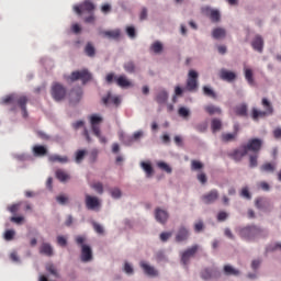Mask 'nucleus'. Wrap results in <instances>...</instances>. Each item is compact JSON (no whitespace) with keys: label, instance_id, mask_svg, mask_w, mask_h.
Instances as JSON below:
<instances>
[{"label":"nucleus","instance_id":"obj_49","mask_svg":"<svg viewBox=\"0 0 281 281\" xmlns=\"http://www.w3.org/2000/svg\"><path fill=\"white\" fill-rule=\"evenodd\" d=\"M261 170L262 172H273V170H276V166H273L271 162H267L261 166Z\"/></svg>","mask_w":281,"mask_h":281},{"label":"nucleus","instance_id":"obj_15","mask_svg":"<svg viewBox=\"0 0 281 281\" xmlns=\"http://www.w3.org/2000/svg\"><path fill=\"white\" fill-rule=\"evenodd\" d=\"M202 201L203 203H205L206 205H210L212 203H215V201H218V190L213 189L211 190L209 193H205L202 196Z\"/></svg>","mask_w":281,"mask_h":281},{"label":"nucleus","instance_id":"obj_62","mask_svg":"<svg viewBox=\"0 0 281 281\" xmlns=\"http://www.w3.org/2000/svg\"><path fill=\"white\" fill-rule=\"evenodd\" d=\"M91 130L93 135H95V137H100L101 135L100 125H91Z\"/></svg>","mask_w":281,"mask_h":281},{"label":"nucleus","instance_id":"obj_29","mask_svg":"<svg viewBox=\"0 0 281 281\" xmlns=\"http://www.w3.org/2000/svg\"><path fill=\"white\" fill-rule=\"evenodd\" d=\"M156 102L158 104H166L168 102V91L161 90L156 95Z\"/></svg>","mask_w":281,"mask_h":281},{"label":"nucleus","instance_id":"obj_28","mask_svg":"<svg viewBox=\"0 0 281 281\" xmlns=\"http://www.w3.org/2000/svg\"><path fill=\"white\" fill-rule=\"evenodd\" d=\"M222 142H224V144H229V142H236V139H238V136L236 135V133H223L221 136Z\"/></svg>","mask_w":281,"mask_h":281},{"label":"nucleus","instance_id":"obj_13","mask_svg":"<svg viewBox=\"0 0 281 281\" xmlns=\"http://www.w3.org/2000/svg\"><path fill=\"white\" fill-rule=\"evenodd\" d=\"M220 273L216 268H206L200 272L202 280H212V278H218Z\"/></svg>","mask_w":281,"mask_h":281},{"label":"nucleus","instance_id":"obj_24","mask_svg":"<svg viewBox=\"0 0 281 281\" xmlns=\"http://www.w3.org/2000/svg\"><path fill=\"white\" fill-rule=\"evenodd\" d=\"M40 254L52 257L54 256V248H52V245L49 243H43L40 247Z\"/></svg>","mask_w":281,"mask_h":281},{"label":"nucleus","instance_id":"obj_41","mask_svg":"<svg viewBox=\"0 0 281 281\" xmlns=\"http://www.w3.org/2000/svg\"><path fill=\"white\" fill-rule=\"evenodd\" d=\"M158 168H160V170H164L165 172H167V175L172 173V168L169 167L168 164L164 162V161H159L157 164Z\"/></svg>","mask_w":281,"mask_h":281},{"label":"nucleus","instance_id":"obj_58","mask_svg":"<svg viewBox=\"0 0 281 281\" xmlns=\"http://www.w3.org/2000/svg\"><path fill=\"white\" fill-rule=\"evenodd\" d=\"M205 225L203 224V221H199L194 224V232H196L198 234L204 229Z\"/></svg>","mask_w":281,"mask_h":281},{"label":"nucleus","instance_id":"obj_46","mask_svg":"<svg viewBox=\"0 0 281 281\" xmlns=\"http://www.w3.org/2000/svg\"><path fill=\"white\" fill-rule=\"evenodd\" d=\"M110 194H111L112 199H121L122 190H120V188L110 189Z\"/></svg>","mask_w":281,"mask_h":281},{"label":"nucleus","instance_id":"obj_57","mask_svg":"<svg viewBox=\"0 0 281 281\" xmlns=\"http://www.w3.org/2000/svg\"><path fill=\"white\" fill-rule=\"evenodd\" d=\"M14 234L15 233L12 229L5 231V233H4V240H13Z\"/></svg>","mask_w":281,"mask_h":281},{"label":"nucleus","instance_id":"obj_37","mask_svg":"<svg viewBox=\"0 0 281 281\" xmlns=\"http://www.w3.org/2000/svg\"><path fill=\"white\" fill-rule=\"evenodd\" d=\"M209 16H210L212 23H218L221 21V12L216 9H213Z\"/></svg>","mask_w":281,"mask_h":281},{"label":"nucleus","instance_id":"obj_31","mask_svg":"<svg viewBox=\"0 0 281 281\" xmlns=\"http://www.w3.org/2000/svg\"><path fill=\"white\" fill-rule=\"evenodd\" d=\"M236 115H239L240 117H246L247 115V104H239L235 108Z\"/></svg>","mask_w":281,"mask_h":281},{"label":"nucleus","instance_id":"obj_4","mask_svg":"<svg viewBox=\"0 0 281 281\" xmlns=\"http://www.w3.org/2000/svg\"><path fill=\"white\" fill-rule=\"evenodd\" d=\"M85 240L86 239L83 236L76 237L77 245L81 246V261L91 262V260H93V251L91 250V247L89 245L85 244Z\"/></svg>","mask_w":281,"mask_h":281},{"label":"nucleus","instance_id":"obj_40","mask_svg":"<svg viewBox=\"0 0 281 281\" xmlns=\"http://www.w3.org/2000/svg\"><path fill=\"white\" fill-rule=\"evenodd\" d=\"M123 68H124V70H125L127 74H135V63H134V61H126V63L123 65Z\"/></svg>","mask_w":281,"mask_h":281},{"label":"nucleus","instance_id":"obj_53","mask_svg":"<svg viewBox=\"0 0 281 281\" xmlns=\"http://www.w3.org/2000/svg\"><path fill=\"white\" fill-rule=\"evenodd\" d=\"M229 216V214H227V212L225 211H221L218 214H217V221L220 223H223V221H227V217Z\"/></svg>","mask_w":281,"mask_h":281},{"label":"nucleus","instance_id":"obj_14","mask_svg":"<svg viewBox=\"0 0 281 281\" xmlns=\"http://www.w3.org/2000/svg\"><path fill=\"white\" fill-rule=\"evenodd\" d=\"M100 34L103 36V38H110L112 41H120V38H122V31L120 29L101 31Z\"/></svg>","mask_w":281,"mask_h":281},{"label":"nucleus","instance_id":"obj_25","mask_svg":"<svg viewBox=\"0 0 281 281\" xmlns=\"http://www.w3.org/2000/svg\"><path fill=\"white\" fill-rule=\"evenodd\" d=\"M115 82L122 89L133 87V83L126 78V76H120L119 78H115Z\"/></svg>","mask_w":281,"mask_h":281},{"label":"nucleus","instance_id":"obj_47","mask_svg":"<svg viewBox=\"0 0 281 281\" xmlns=\"http://www.w3.org/2000/svg\"><path fill=\"white\" fill-rule=\"evenodd\" d=\"M151 49L155 54H160V52L164 50V45L161 44V42H155L151 45Z\"/></svg>","mask_w":281,"mask_h":281},{"label":"nucleus","instance_id":"obj_33","mask_svg":"<svg viewBox=\"0 0 281 281\" xmlns=\"http://www.w3.org/2000/svg\"><path fill=\"white\" fill-rule=\"evenodd\" d=\"M140 166L144 170V172H146V177H150L151 175H154L155 170L153 169V165H150V162H140Z\"/></svg>","mask_w":281,"mask_h":281},{"label":"nucleus","instance_id":"obj_27","mask_svg":"<svg viewBox=\"0 0 281 281\" xmlns=\"http://www.w3.org/2000/svg\"><path fill=\"white\" fill-rule=\"evenodd\" d=\"M33 154L35 157H45L47 155V148L43 145H35L33 147Z\"/></svg>","mask_w":281,"mask_h":281},{"label":"nucleus","instance_id":"obj_51","mask_svg":"<svg viewBox=\"0 0 281 281\" xmlns=\"http://www.w3.org/2000/svg\"><path fill=\"white\" fill-rule=\"evenodd\" d=\"M87 155V150H78L76 154V162L80 164V161H82V159H85V156Z\"/></svg>","mask_w":281,"mask_h":281},{"label":"nucleus","instance_id":"obj_44","mask_svg":"<svg viewBox=\"0 0 281 281\" xmlns=\"http://www.w3.org/2000/svg\"><path fill=\"white\" fill-rule=\"evenodd\" d=\"M90 124L91 125H99L102 124V116L98 115V114H92L90 116Z\"/></svg>","mask_w":281,"mask_h":281},{"label":"nucleus","instance_id":"obj_2","mask_svg":"<svg viewBox=\"0 0 281 281\" xmlns=\"http://www.w3.org/2000/svg\"><path fill=\"white\" fill-rule=\"evenodd\" d=\"M261 105L263 106L265 111L258 110L257 108H252L251 110V117L254 122H258V120L267 117L268 115H273V105L267 98L261 100Z\"/></svg>","mask_w":281,"mask_h":281},{"label":"nucleus","instance_id":"obj_35","mask_svg":"<svg viewBox=\"0 0 281 281\" xmlns=\"http://www.w3.org/2000/svg\"><path fill=\"white\" fill-rule=\"evenodd\" d=\"M211 128L213 133H216L217 131H221V128H223V123L218 119H213L211 122Z\"/></svg>","mask_w":281,"mask_h":281},{"label":"nucleus","instance_id":"obj_59","mask_svg":"<svg viewBox=\"0 0 281 281\" xmlns=\"http://www.w3.org/2000/svg\"><path fill=\"white\" fill-rule=\"evenodd\" d=\"M93 229L97 234H104V228L98 223H93Z\"/></svg>","mask_w":281,"mask_h":281},{"label":"nucleus","instance_id":"obj_5","mask_svg":"<svg viewBox=\"0 0 281 281\" xmlns=\"http://www.w3.org/2000/svg\"><path fill=\"white\" fill-rule=\"evenodd\" d=\"M95 11V4L91 0H85L80 4L74 7V12L78 14V16H82V14H93Z\"/></svg>","mask_w":281,"mask_h":281},{"label":"nucleus","instance_id":"obj_12","mask_svg":"<svg viewBox=\"0 0 281 281\" xmlns=\"http://www.w3.org/2000/svg\"><path fill=\"white\" fill-rule=\"evenodd\" d=\"M139 267L143 269L145 276H149V278H157V276H159V271H157L155 267L148 265L146 261H140Z\"/></svg>","mask_w":281,"mask_h":281},{"label":"nucleus","instance_id":"obj_18","mask_svg":"<svg viewBox=\"0 0 281 281\" xmlns=\"http://www.w3.org/2000/svg\"><path fill=\"white\" fill-rule=\"evenodd\" d=\"M247 155V149H245V146L243 145L240 149L233 150L232 154H229V157L234 159V161H240L243 157Z\"/></svg>","mask_w":281,"mask_h":281},{"label":"nucleus","instance_id":"obj_55","mask_svg":"<svg viewBox=\"0 0 281 281\" xmlns=\"http://www.w3.org/2000/svg\"><path fill=\"white\" fill-rule=\"evenodd\" d=\"M126 34H127V36H130V38H135V36H136L135 26H127Z\"/></svg>","mask_w":281,"mask_h":281},{"label":"nucleus","instance_id":"obj_20","mask_svg":"<svg viewBox=\"0 0 281 281\" xmlns=\"http://www.w3.org/2000/svg\"><path fill=\"white\" fill-rule=\"evenodd\" d=\"M82 100V89L77 88L70 91V102L76 104Z\"/></svg>","mask_w":281,"mask_h":281},{"label":"nucleus","instance_id":"obj_30","mask_svg":"<svg viewBox=\"0 0 281 281\" xmlns=\"http://www.w3.org/2000/svg\"><path fill=\"white\" fill-rule=\"evenodd\" d=\"M56 178L61 182L69 181L70 179L69 173L63 169H58L56 171Z\"/></svg>","mask_w":281,"mask_h":281},{"label":"nucleus","instance_id":"obj_17","mask_svg":"<svg viewBox=\"0 0 281 281\" xmlns=\"http://www.w3.org/2000/svg\"><path fill=\"white\" fill-rule=\"evenodd\" d=\"M251 47L255 49V52H259V54H262V49H265V40L260 35H256L255 38L251 42Z\"/></svg>","mask_w":281,"mask_h":281},{"label":"nucleus","instance_id":"obj_50","mask_svg":"<svg viewBox=\"0 0 281 281\" xmlns=\"http://www.w3.org/2000/svg\"><path fill=\"white\" fill-rule=\"evenodd\" d=\"M249 164L250 168H256V166H258V154L250 155Z\"/></svg>","mask_w":281,"mask_h":281},{"label":"nucleus","instance_id":"obj_61","mask_svg":"<svg viewBox=\"0 0 281 281\" xmlns=\"http://www.w3.org/2000/svg\"><path fill=\"white\" fill-rule=\"evenodd\" d=\"M101 12H103V14H109V12H111V4H109V3L102 4Z\"/></svg>","mask_w":281,"mask_h":281},{"label":"nucleus","instance_id":"obj_9","mask_svg":"<svg viewBox=\"0 0 281 281\" xmlns=\"http://www.w3.org/2000/svg\"><path fill=\"white\" fill-rule=\"evenodd\" d=\"M244 148L246 149V153H254L255 155H258L262 149V139L250 138L247 144L244 145Z\"/></svg>","mask_w":281,"mask_h":281},{"label":"nucleus","instance_id":"obj_6","mask_svg":"<svg viewBox=\"0 0 281 281\" xmlns=\"http://www.w3.org/2000/svg\"><path fill=\"white\" fill-rule=\"evenodd\" d=\"M50 94L55 102H60L61 100H65L67 89L59 82H54L50 89Z\"/></svg>","mask_w":281,"mask_h":281},{"label":"nucleus","instance_id":"obj_60","mask_svg":"<svg viewBox=\"0 0 281 281\" xmlns=\"http://www.w3.org/2000/svg\"><path fill=\"white\" fill-rule=\"evenodd\" d=\"M46 270L48 273H52V276H58V272L56 271V267L54 265L46 266Z\"/></svg>","mask_w":281,"mask_h":281},{"label":"nucleus","instance_id":"obj_39","mask_svg":"<svg viewBox=\"0 0 281 281\" xmlns=\"http://www.w3.org/2000/svg\"><path fill=\"white\" fill-rule=\"evenodd\" d=\"M204 111H206L209 115H214V113H217L218 115H221V108H216L214 105H206L204 108Z\"/></svg>","mask_w":281,"mask_h":281},{"label":"nucleus","instance_id":"obj_56","mask_svg":"<svg viewBox=\"0 0 281 281\" xmlns=\"http://www.w3.org/2000/svg\"><path fill=\"white\" fill-rule=\"evenodd\" d=\"M258 188L263 190V192H269V190H271V187L269 186V183H267L265 181L259 182Z\"/></svg>","mask_w":281,"mask_h":281},{"label":"nucleus","instance_id":"obj_7","mask_svg":"<svg viewBox=\"0 0 281 281\" xmlns=\"http://www.w3.org/2000/svg\"><path fill=\"white\" fill-rule=\"evenodd\" d=\"M199 89V72L190 70L187 79V91L193 93Z\"/></svg>","mask_w":281,"mask_h":281},{"label":"nucleus","instance_id":"obj_38","mask_svg":"<svg viewBox=\"0 0 281 281\" xmlns=\"http://www.w3.org/2000/svg\"><path fill=\"white\" fill-rule=\"evenodd\" d=\"M245 79L247 80L248 85H254V70H251V68L245 69Z\"/></svg>","mask_w":281,"mask_h":281},{"label":"nucleus","instance_id":"obj_54","mask_svg":"<svg viewBox=\"0 0 281 281\" xmlns=\"http://www.w3.org/2000/svg\"><path fill=\"white\" fill-rule=\"evenodd\" d=\"M57 244L59 245V247H67V237L57 236Z\"/></svg>","mask_w":281,"mask_h":281},{"label":"nucleus","instance_id":"obj_1","mask_svg":"<svg viewBox=\"0 0 281 281\" xmlns=\"http://www.w3.org/2000/svg\"><path fill=\"white\" fill-rule=\"evenodd\" d=\"M1 104H18L22 111L23 117H27V97L19 94H9L2 98Z\"/></svg>","mask_w":281,"mask_h":281},{"label":"nucleus","instance_id":"obj_22","mask_svg":"<svg viewBox=\"0 0 281 281\" xmlns=\"http://www.w3.org/2000/svg\"><path fill=\"white\" fill-rule=\"evenodd\" d=\"M220 77L222 80H226L227 82H232L233 80H236V74L233 71H228L226 69H222Z\"/></svg>","mask_w":281,"mask_h":281},{"label":"nucleus","instance_id":"obj_26","mask_svg":"<svg viewBox=\"0 0 281 281\" xmlns=\"http://www.w3.org/2000/svg\"><path fill=\"white\" fill-rule=\"evenodd\" d=\"M256 207H258V210H267L271 207V202L265 198H259L256 200Z\"/></svg>","mask_w":281,"mask_h":281},{"label":"nucleus","instance_id":"obj_64","mask_svg":"<svg viewBox=\"0 0 281 281\" xmlns=\"http://www.w3.org/2000/svg\"><path fill=\"white\" fill-rule=\"evenodd\" d=\"M90 15L85 18V23H95V15L92 13H89Z\"/></svg>","mask_w":281,"mask_h":281},{"label":"nucleus","instance_id":"obj_16","mask_svg":"<svg viewBox=\"0 0 281 281\" xmlns=\"http://www.w3.org/2000/svg\"><path fill=\"white\" fill-rule=\"evenodd\" d=\"M190 238V231L186 226H181L176 234V243H186Z\"/></svg>","mask_w":281,"mask_h":281},{"label":"nucleus","instance_id":"obj_63","mask_svg":"<svg viewBox=\"0 0 281 281\" xmlns=\"http://www.w3.org/2000/svg\"><path fill=\"white\" fill-rule=\"evenodd\" d=\"M56 201L60 203V205H65V203H67L69 201V198L65 196V195H59L56 198Z\"/></svg>","mask_w":281,"mask_h":281},{"label":"nucleus","instance_id":"obj_34","mask_svg":"<svg viewBox=\"0 0 281 281\" xmlns=\"http://www.w3.org/2000/svg\"><path fill=\"white\" fill-rule=\"evenodd\" d=\"M212 36H213V38H216V40L225 38V36H226L225 29H221V27L214 29L212 32Z\"/></svg>","mask_w":281,"mask_h":281},{"label":"nucleus","instance_id":"obj_42","mask_svg":"<svg viewBox=\"0 0 281 281\" xmlns=\"http://www.w3.org/2000/svg\"><path fill=\"white\" fill-rule=\"evenodd\" d=\"M178 115L186 120V119L190 117V110L188 108L181 106L178 110Z\"/></svg>","mask_w":281,"mask_h":281},{"label":"nucleus","instance_id":"obj_32","mask_svg":"<svg viewBox=\"0 0 281 281\" xmlns=\"http://www.w3.org/2000/svg\"><path fill=\"white\" fill-rule=\"evenodd\" d=\"M224 273L225 276H240V271L229 265L224 266Z\"/></svg>","mask_w":281,"mask_h":281},{"label":"nucleus","instance_id":"obj_45","mask_svg":"<svg viewBox=\"0 0 281 281\" xmlns=\"http://www.w3.org/2000/svg\"><path fill=\"white\" fill-rule=\"evenodd\" d=\"M91 188L98 192V194H103L104 193V186L102 182H95L91 184Z\"/></svg>","mask_w":281,"mask_h":281},{"label":"nucleus","instance_id":"obj_10","mask_svg":"<svg viewBox=\"0 0 281 281\" xmlns=\"http://www.w3.org/2000/svg\"><path fill=\"white\" fill-rule=\"evenodd\" d=\"M196 251H199V245H193L192 247L188 248L182 252L181 262L182 265H184V267H188L190 258H194Z\"/></svg>","mask_w":281,"mask_h":281},{"label":"nucleus","instance_id":"obj_11","mask_svg":"<svg viewBox=\"0 0 281 281\" xmlns=\"http://www.w3.org/2000/svg\"><path fill=\"white\" fill-rule=\"evenodd\" d=\"M86 207L87 210H100V199L98 196L86 194Z\"/></svg>","mask_w":281,"mask_h":281},{"label":"nucleus","instance_id":"obj_52","mask_svg":"<svg viewBox=\"0 0 281 281\" xmlns=\"http://www.w3.org/2000/svg\"><path fill=\"white\" fill-rule=\"evenodd\" d=\"M203 168V164L199 160H192L191 161V169L192 170H201Z\"/></svg>","mask_w":281,"mask_h":281},{"label":"nucleus","instance_id":"obj_21","mask_svg":"<svg viewBox=\"0 0 281 281\" xmlns=\"http://www.w3.org/2000/svg\"><path fill=\"white\" fill-rule=\"evenodd\" d=\"M48 161H50V164H67L69 161V158L67 156H60L55 154L48 156Z\"/></svg>","mask_w":281,"mask_h":281},{"label":"nucleus","instance_id":"obj_48","mask_svg":"<svg viewBox=\"0 0 281 281\" xmlns=\"http://www.w3.org/2000/svg\"><path fill=\"white\" fill-rule=\"evenodd\" d=\"M123 271L127 276H133V273H135V270L133 269V266L128 261H125Z\"/></svg>","mask_w":281,"mask_h":281},{"label":"nucleus","instance_id":"obj_23","mask_svg":"<svg viewBox=\"0 0 281 281\" xmlns=\"http://www.w3.org/2000/svg\"><path fill=\"white\" fill-rule=\"evenodd\" d=\"M102 102H103V104H105V106L108 104H110V102L117 106V104H120V97H113V94H111V92H108V94L102 98Z\"/></svg>","mask_w":281,"mask_h":281},{"label":"nucleus","instance_id":"obj_43","mask_svg":"<svg viewBox=\"0 0 281 281\" xmlns=\"http://www.w3.org/2000/svg\"><path fill=\"white\" fill-rule=\"evenodd\" d=\"M203 93L204 95H207V98L216 99V92H214V90L207 86L203 87Z\"/></svg>","mask_w":281,"mask_h":281},{"label":"nucleus","instance_id":"obj_8","mask_svg":"<svg viewBox=\"0 0 281 281\" xmlns=\"http://www.w3.org/2000/svg\"><path fill=\"white\" fill-rule=\"evenodd\" d=\"M69 80L71 82H76V80H81L83 85H87V82L91 80V72L87 69L72 71L69 76Z\"/></svg>","mask_w":281,"mask_h":281},{"label":"nucleus","instance_id":"obj_19","mask_svg":"<svg viewBox=\"0 0 281 281\" xmlns=\"http://www.w3.org/2000/svg\"><path fill=\"white\" fill-rule=\"evenodd\" d=\"M168 212L164 211L161 209H156L155 212V218L158 223H161L162 225L167 223L168 221Z\"/></svg>","mask_w":281,"mask_h":281},{"label":"nucleus","instance_id":"obj_36","mask_svg":"<svg viewBox=\"0 0 281 281\" xmlns=\"http://www.w3.org/2000/svg\"><path fill=\"white\" fill-rule=\"evenodd\" d=\"M85 53L89 56V58H93L95 56V47H93V44L91 42H88L85 47Z\"/></svg>","mask_w":281,"mask_h":281},{"label":"nucleus","instance_id":"obj_3","mask_svg":"<svg viewBox=\"0 0 281 281\" xmlns=\"http://www.w3.org/2000/svg\"><path fill=\"white\" fill-rule=\"evenodd\" d=\"M260 234H262V228L256 225L246 226L239 229V236L240 238H244V240H256V238H259Z\"/></svg>","mask_w":281,"mask_h":281}]
</instances>
